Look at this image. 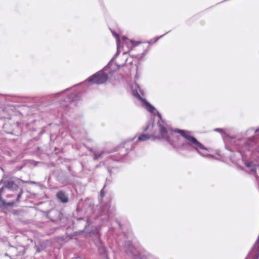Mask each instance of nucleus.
<instances>
[{"label": "nucleus", "mask_w": 259, "mask_h": 259, "mask_svg": "<svg viewBox=\"0 0 259 259\" xmlns=\"http://www.w3.org/2000/svg\"><path fill=\"white\" fill-rule=\"evenodd\" d=\"M108 79L107 75L103 72H98L88 78L89 82L94 84L105 83Z\"/></svg>", "instance_id": "1"}, {"label": "nucleus", "mask_w": 259, "mask_h": 259, "mask_svg": "<svg viewBox=\"0 0 259 259\" xmlns=\"http://www.w3.org/2000/svg\"><path fill=\"white\" fill-rule=\"evenodd\" d=\"M174 133L179 134L182 136L188 143H194V138L190 135L188 131L179 129H175L172 131Z\"/></svg>", "instance_id": "2"}, {"label": "nucleus", "mask_w": 259, "mask_h": 259, "mask_svg": "<svg viewBox=\"0 0 259 259\" xmlns=\"http://www.w3.org/2000/svg\"><path fill=\"white\" fill-rule=\"evenodd\" d=\"M259 257V235L253 248L246 259H258Z\"/></svg>", "instance_id": "3"}, {"label": "nucleus", "mask_w": 259, "mask_h": 259, "mask_svg": "<svg viewBox=\"0 0 259 259\" xmlns=\"http://www.w3.org/2000/svg\"><path fill=\"white\" fill-rule=\"evenodd\" d=\"M158 125L159 127V132L160 133V137L162 139H165L168 140L169 137L167 134V130L166 128V126L164 125V123H161L160 122L158 123Z\"/></svg>", "instance_id": "4"}, {"label": "nucleus", "mask_w": 259, "mask_h": 259, "mask_svg": "<svg viewBox=\"0 0 259 259\" xmlns=\"http://www.w3.org/2000/svg\"><path fill=\"white\" fill-rule=\"evenodd\" d=\"M122 40H123V43L127 46L128 48V50L127 51H130L132 49V47H136L138 46L141 44L140 42L134 41L133 40H130L125 37H122Z\"/></svg>", "instance_id": "5"}, {"label": "nucleus", "mask_w": 259, "mask_h": 259, "mask_svg": "<svg viewBox=\"0 0 259 259\" xmlns=\"http://www.w3.org/2000/svg\"><path fill=\"white\" fill-rule=\"evenodd\" d=\"M57 198L62 203H66L68 202V198L65 192L59 191L56 194Z\"/></svg>", "instance_id": "6"}, {"label": "nucleus", "mask_w": 259, "mask_h": 259, "mask_svg": "<svg viewBox=\"0 0 259 259\" xmlns=\"http://www.w3.org/2000/svg\"><path fill=\"white\" fill-rule=\"evenodd\" d=\"M150 139H152L153 140L159 139L160 138L159 136H156L154 135H148L147 134H141L138 137L139 141H145Z\"/></svg>", "instance_id": "7"}, {"label": "nucleus", "mask_w": 259, "mask_h": 259, "mask_svg": "<svg viewBox=\"0 0 259 259\" xmlns=\"http://www.w3.org/2000/svg\"><path fill=\"white\" fill-rule=\"evenodd\" d=\"M195 149L199 153H203V154H205L207 152V149L203 145L200 143L198 141L195 139Z\"/></svg>", "instance_id": "8"}, {"label": "nucleus", "mask_w": 259, "mask_h": 259, "mask_svg": "<svg viewBox=\"0 0 259 259\" xmlns=\"http://www.w3.org/2000/svg\"><path fill=\"white\" fill-rule=\"evenodd\" d=\"M15 202L14 201H10L8 203H6L5 201L0 197V206L2 207H8L13 206L14 205Z\"/></svg>", "instance_id": "9"}, {"label": "nucleus", "mask_w": 259, "mask_h": 259, "mask_svg": "<svg viewBox=\"0 0 259 259\" xmlns=\"http://www.w3.org/2000/svg\"><path fill=\"white\" fill-rule=\"evenodd\" d=\"M103 153H104L103 152H101L98 153H94V160L98 159L100 157H101L102 156V155H103Z\"/></svg>", "instance_id": "10"}, {"label": "nucleus", "mask_w": 259, "mask_h": 259, "mask_svg": "<svg viewBox=\"0 0 259 259\" xmlns=\"http://www.w3.org/2000/svg\"><path fill=\"white\" fill-rule=\"evenodd\" d=\"M14 184V182L12 181L9 182L6 185V188H11Z\"/></svg>", "instance_id": "11"}, {"label": "nucleus", "mask_w": 259, "mask_h": 259, "mask_svg": "<svg viewBox=\"0 0 259 259\" xmlns=\"http://www.w3.org/2000/svg\"><path fill=\"white\" fill-rule=\"evenodd\" d=\"M148 106L149 108V111L150 112H152L153 111V110H155V108L150 104H148Z\"/></svg>", "instance_id": "12"}, {"label": "nucleus", "mask_w": 259, "mask_h": 259, "mask_svg": "<svg viewBox=\"0 0 259 259\" xmlns=\"http://www.w3.org/2000/svg\"><path fill=\"white\" fill-rule=\"evenodd\" d=\"M253 163L252 162H247L245 164L246 166L250 167L252 166Z\"/></svg>", "instance_id": "13"}, {"label": "nucleus", "mask_w": 259, "mask_h": 259, "mask_svg": "<svg viewBox=\"0 0 259 259\" xmlns=\"http://www.w3.org/2000/svg\"><path fill=\"white\" fill-rule=\"evenodd\" d=\"M21 197V193H19L17 196V201H19V199H20Z\"/></svg>", "instance_id": "14"}]
</instances>
